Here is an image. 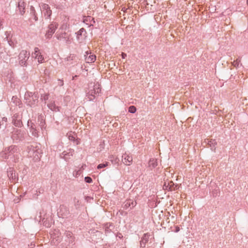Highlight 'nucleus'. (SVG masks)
Here are the masks:
<instances>
[{"mask_svg": "<svg viewBox=\"0 0 248 248\" xmlns=\"http://www.w3.org/2000/svg\"><path fill=\"white\" fill-rule=\"evenodd\" d=\"M27 126L31 135L35 138H38L39 137V129L37 128L36 124L33 122V120H29L27 123Z\"/></svg>", "mask_w": 248, "mask_h": 248, "instance_id": "nucleus-6", "label": "nucleus"}, {"mask_svg": "<svg viewBox=\"0 0 248 248\" xmlns=\"http://www.w3.org/2000/svg\"><path fill=\"white\" fill-rule=\"evenodd\" d=\"M133 158L132 156L127 154L122 155V161L126 165L129 166L132 163Z\"/></svg>", "mask_w": 248, "mask_h": 248, "instance_id": "nucleus-18", "label": "nucleus"}, {"mask_svg": "<svg viewBox=\"0 0 248 248\" xmlns=\"http://www.w3.org/2000/svg\"><path fill=\"white\" fill-rule=\"evenodd\" d=\"M86 96L88 97L90 101H93L95 98L94 94L90 95L87 93H86Z\"/></svg>", "mask_w": 248, "mask_h": 248, "instance_id": "nucleus-35", "label": "nucleus"}, {"mask_svg": "<svg viewBox=\"0 0 248 248\" xmlns=\"http://www.w3.org/2000/svg\"><path fill=\"white\" fill-rule=\"evenodd\" d=\"M58 216L62 218H67L71 217V214L68 208L64 205H61L59 211L58 212Z\"/></svg>", "mask_w": 248, "mask_h": 248, "instance_id": "nucleus-8", "label": "nucleus"}, {"mask_svg": "<svg viewBox=\"0 0 248 248\" xmlns=\"http://www.w3.org/2000/svg\"><path fill=\"white\" fill-rule=\"evenodd\" d=\"M58 26V24L56 23L50 24L48 26V30L46 34V36L47 38H50L52 37L53 34L57 29Z\"/></svg>", "mask_w": 248, "mask_h": 248, "instance_id": "nucleus-11", "label": "nucleus"}, {"mask_svg": "<svg viewBox=\"0 0 248 248\" xmlns=\"http://www.w3.org/2000/svg\"><path fill=\"white\" fill-rule=\"evenodd\" d=\"M213 195L214 196H217V190L213 191Z\"/></svg>", "mask_w": 248, "mask_h": 248, "instance_id": "nucleus-42", "label": "nucleus"}, {"mask_svg": "<svg viewBox=\"0 0 248 248\" xmlns=\"http://www.w3.org/2000/svg\"><path fill=\"white\" fill-rule=\"evenodd\" d=\"M55 6H56V8L58 9H61V10L62 9V7H61L62 5H56Z\"/></svg>", "mask_w": 248, "mask_h": 248, "instance_id": "nucleus-43", "label": "nucleus"}, {"mask_svg": "<svg viewBox=\"0 0 248 248\" xmlns=\"http://www.w3.org/2000/svg\"><path fill=\"white\" fill-rule=\"evenodd\" d=\"M12 102L14 103L16 106H18L19 108H21L22 106V103L17 96H13L12 98Z\"/></svg>", "mask_w": 248, "mask_h": 248, "instance_id": "nucleus-25", "label": "nucleus"}, {"mask_svg": "<svg viewBox=\"0 0 248 248\" xmlns=\"http://www.w3.org/2000/svg\"><path fill=\"white\" fill-rule=\"evenodd\" d=\"M38 125L42 130L45 129L46 127L45 117L42 114L38 116Z\"/></svg>", "mask_w": 248, "mask_h": 248, "instance_id": "nucleus-17", "label": "nucleus"}, {"mask_svg": "<svg viewBox=\"0 0 248 248\" xmlns=\"http://www.w3.org/2000/svg\"><path fill=\"white\" fill-rule=\"evenodd\" d=\"M7 176L11 183L15 184L18 182V175L14 168L10 167L7 170Z\"/></svg>", "mask_w": 248, "mask_h": 248, "instance_id": "nucleus-7", "label": "nucleus"}, {"mask_svg": "<svg viewBox=\"0 0 248 248\" xmlns=\"http://www.w3.org/2000/svg\"><path fill=\"white\" fill-rule=\"evenodd\" d=\"M30 53L27 50H22L18 55L19 63L21 66L27 67V61L30 58Z\"/></svg>", "mask_w": 248, "mask_h": 248, "instance_id": "nucleus-5", "label": "nucleus"}, {"mask_svg": "<svg viewBox=\"0 0 248 248\" xmlns=\"http://www.w3.org/2000/svg\"><path fill=\"white\" fill-rule=\"evenodd\" d=\"M40 49L38 47H35L34 48V57L38 59V62L39 63L43 62V61H44V57L43 55H41V54L40 53Z\"/></svg>", "mask_w": 248, "mask_h": 248, "instance_id": "nucleus-21", "label": "nucleus"}, {"mask_svg": "<svg viewBox=\"0 0 248 248\" xmlns=\"http://www.w3.org/2000/svg\"><path fill=\"white\" fill-rule=\"evenodd\" d=\"M55 36L57 39L60 41L64 40L66 43L70 41V35L68 34L65 31L60 33L57 32Z\"/></svg>", "mask_w": 248, "mask_h": 248, "instance_id": "nucleus-12", "label": "nucleus"}, {"mask_svg": "<svg viewBox=\"0 0 248 248\" xmlns=\"http://www.w3.org/2000/svg\"><path fill=\"white\" fill-rule=\"evenodd\" d=\"M81 168H84V167H83V166H82Z\"/></svg>", "mask_w": 248, "mask_h": 248, "instance_id": "nucleus-49", "label": "nucleus"}, {"mask_svg": "<svg viewBox=\"0 0 248 248\" xmlns=\"http://www.w3.org/2000/svg\"><path fill=\"white\" fill-rule=\"evenodd\" d=\"M75 153V151L73 149H69L67 151H64L60 155L61 158L64 159L65 161H68L71 156H72Z\"/></svg>", "mask_w": 248, "mask_h": 248, "instance_id": "nucleus-10", "label": "nucleus"}, {"mask_svg": "<svg viewBox=\"0 0 248 248\" xmlns=\"http://www.w3.org/2000/svg\"><path fill=\"white\" fill-rule=\"evenodd\" d=\"M30 14L31 16H33L34 19L35 21L38 20V17L36 13L34 7L33 6H31L30 8Z\"/></svg>", "mask_w": 248, "mask_h": 248, "instance_id": "nucleus-27", "label": "nucleus"}, {"mask_svg": "<svg viewBox=\"0 0 248 248\" xmlns=\"http://www.w3.org/2000/svg\"><path fill=\"white\" fill-rule=\"evenodd\" d=\"M12 123L16 127H21L23 126L21 119L18 114H15L12 117Z\"/></svg>", "mask_w": 248, "mask_h": 248, "instance_id": "nucleus-13", "label": "nucleus"}, {"mask_svg": "<svg viewBox=\"0 0 248 248\" xmlns=\"http://www.w3.org/2000/svg\"><path fill=\"white\" fill-rule=\"evenodd\" d=\"M137 108L134 106H130L128 108V112L131 113H134L136 112Z\"/></svg>", "mask_w": 248, "mask_h": 248, "instance_id": "nucleus-29", "label": "nucleus"}, {"mask_svg": "<svg viewBox=\"0 0 248 248\" xmlns=\"http://www.w3.org/2000/svg\"><path fill=\"white\" fill-rule=\"evenodd\" d=\"M81 168H84V167H83V166H82Z\"/></svg>", "mask_w": 248, "mask_h": 248, "instance_id": "nucleus-50", "label": "nucleus"}, {"mask_svg": "<svg viewBox=\"0 0 248 248\" xmlns=\"http://www.w3.org/2000/svg\"><path fill=\"white\" fill-rule=\"evenodd\" d=\"M35 246V243L34 242H31L30 245H29L30 248H33Z\"/></svg>", "mask_w": 248, "mask_h": 248, "instance_id": "nucleus-39", "label": "nucleus"}, {"mask_svg": "<svg viewBox=\"0 0 248 248\" xmlns=\"http://www.w3.org/2000/svg\"><path fill=\"white\" fill-rule=\"evenodd\" d=\"M126 57V54L124 53H122V57L123 59H125V58Z\"/></svg>", "mask_w": 248, "mask_h": 248, "instance_id": "nucleus-44", "label": "nucleus"}, {"mask_svg": "<svg viewBox=\"0 0 248 248\" xmlns=\"http://www.w3.org/2000/svg\"><path fill=\"white\" fill-rule=\"evenodd\" d=\"M101 91V89L100 87V85L95 84L93 86V88L90 90L87 93L90 95L99 94Z\"/></svg>", "mask_w": 248, "mask_h": 248, "instance_id": "nucleus-15", "label": "nucleus"}, {"mask_svg": "<svg viewBox=\"0 0 248 248\" xmlns=\"http://www.w3.org/2000/svg\"><path fill=\"white\" fill-rule=\"evenodd\" d=\"M6 124L4 125V123H2L0 121V129L1 128H3V129H5L6 128Z\"/></svg>", "mask_w": 248, "mask_h": 248, "instance_id": "nucleus-37", "label": "nucleus"}, {"mask_svg": "<svg viewBox=\"0 0 248 248\" xmlns=\"http://www.w3.org/2000/svg\"><path fill=\"white\" fill-rule=\"evenodd\" d=\"M157 166V159L155 158H151L148 162V167L151 170L155 168Z\"/></svg>", "mask_w": 248, "mask_h": 248, "instance_id": "nucleus-24", "label": "nucleus"}, {"mask_svg": "<svg viewBox=\"0 0 248 248\" xmlns=\"http://www.w3.org/2000/svg\"><path fill=\"white\" fill-rule=\"evenodd\" d=\"M0 156L5 159H9V161H11L12 162H18L20 156L19 149L16 145H10L7 147H5L3 151L0 153Z\"/></svg>", "mask_w": 248, "mask_h": 248, "instance_id": "nucleus-1", "label": "nucleus"}, {"mask_svg": "<svg viewBox=\"0 0 248 248\" xmlns=\"http://www.w3.org/2000/svg\"><path fill=\"white\" fill-rule=\"evenodd\" d=\"M108 224H106L105 225V232L106 233L107 232H109L111 230V229H110V227H113V225L111 224H110L109 226H108Z\"/></svg>", "mask_w": 248, "mask_h": 248, "instance_id": "nucleus-33", "label": "nucleus"}, {"mask_svg": "<svg viewBox=\"0 0 248 248\" xmlns=\"http://www.w3.org/2000/svg\"><path fill=\"white\" fill-rule=\"evenodd\" d=\"M18 9L21 15H23L25 11V7H24V2H18Z\"/></svg>", "mask_w": 248, "mask_h": 248, "instance_id": "nucleus-28", "label": "nucleus"}, {"mask_svg": "<svg viewBox=\"0 0 248 248\" xmlns=\"http://www.w3.org/2000/svg\"><path fill=\"white\" fill-rule=\"evenodd\" d=\"M247 3H248V0H247Z\"/></svg>", "mask_w": 248, "mask_h": 248, "instance_id": "nucleus-51", "label": "nucleus"}, {"mask_svg": "<svg viewBox=\"0 0 248 248\" xmlns=\"http://www.w3.org/2000/svg\"><path fill=\"white\" fill-rule=\"evenodd\" d=\"M7 118L6 117H3L1 120H0V121L2 122V123H4V122H5V123L7 122Z\"/></svg>", "mask_w": 248, "mask_h": 248, "instance_id": "nucleus-41", "label": "nucleus"}, {"mask_svg": "<svg viewBox=\"0 0 248 248\" xmlns=\"http://www.w3.org/2000/svg\"><path fill=\"white\" fill-rule=\"evenodd\" d=\"M27 148L28 156L33 157L36 159L39 158L41 150L38 146L30 144L27 146Z\"/></svg>", "mask_w": 248, "mask_h": 248, "instance_id": "nucleus-4", "label": "nucleus"}, {"mask_svg": "<svg viewBox=\"0 0 248 248\" xmlns=\"http://www.w3.org/2000/svg\"><path fill=\"white\" fill-rule=\"evenodd\" d=\"M11 138L16 143L25 140L28 143H29L30 137L26 136V132L21 129H15L12 132Z\"/></svg>", "mask_w": 248, "mask_h": 248, "instance_id": "nucleus-2", "label": "nucleus"}, {"mask_svg": "<svg viewBox=\"0 0 248 248\" xmlns=\"http://www.w3.org/2000/svg\"><path fill=\"white\" fill-rule=\"evenodd\" d=\"M76 77H77V76H75V77H73V79H74L75 78H76Z\"/></svg>", "mask_w": 248, "mask_h": 248, "instance_id": "nucleus-48", "label": "nucleus"}, {"mask_svg": "<svg viewBox=\"0 0 248 248\" xmlns=\"http://www.w3.org/2000/svg\"><path fill=\"white\" fill-rule=\"evenodd\" d=\"M85 53V60L87 62L92 63L96 60V56L95 55L91 54V53H89L88 51H86Z\"/></svg>", "mask_w": 248, "mask_h": 248, "instance_id": "nucleus-20", "label": "nucleus"}, {"mask_svg": "<svg viewBox=\"0 0 248 248\" xmlns=\"http://www.w3.org/2000/svg\"><path fill=\"white\" fill-rule=\"evenodd\" d=\"M87 32L85 29L83 28H81L77 32H76L77 34V39L78 40H80L82 39V36L83 34L84 36H85Z\"/></svg>", "mask_w": 248, "mask_h": 248, "instance_id": "nucleus-23", "label": "nucleus"}, {"mask_svg": "<svg viewBox=\"0 0 248 248\" xmlns=\"http://www.w3.org/2000/svg\"><path fill=\"white\" fill-rule=\"evenodd\" d=\"M33 122L36 124L37 128H39V126L38 125V121L36 122V121H33Z\"/></svg>", "mask_w": 248, "mask_h": 248, "instance_id": "nucleus-47", "label": "nucleus"}, {"mask_svg": "<svg viewBox=\"0 0 248 248\" xmlns=\"http://www.w3.org/2000/svg\"><path fill=\"white\" fill-rule=\"evenodd\" d=\"M109 164V162H106L105 163H101V164H99L97 167V168L98 169H101L102 168H104L107 166H108Z\"/></svg>", "mask_w": 248, "mask_h": 248, "instance_id": "nucleus-30", "label": "nucleus"}, {"mask_svg": "<svg viewBox=\"0 0 248 248\" xmlns=\"http://www.w3.org/2000/svg\"><path fill=\"white\" fill-rule=\"evenodd\" d=\"M137 204V202L136 201H134L131 199L126 200L123 204V208L124 209H127L129 207L130 209H132L134 208Z\"/></svg>", "mask_w": 248, "mask_h": 248, "instance_id": "nucleus-14", "label": "nucleus"}, {"mask_svg": "<svg viewBox=\"0 0 248 248\" xmlns=\"http://www.w3.org/2000/svg\"><path fill=\"white\" fill-rule=\"evenodd\" d=\"M83 22L90 26H93L95 23L94 18L91 16H85L83 19Z\"/></svg>", "mask_w": 248, "mask_h": 248, "instance_id": "nucleus-22", "label": "nucleus"}, {"mask_svg": "<svg viewBox=\"0 0 248 248\" xmlns=\"http://www.w3.org/2000/svg\"><path fill=\"white\" fill-rule=\"evenodd\" d=\"M179 230H180L179 227H178V226H176V230H175V232H179Z\"/></svg>", "mask_w": 248, "mask_h": 248, "instance_id": "nucleus-46", "label": "nucleus"}, {"mask_svg": "<svg viewBox=\"0 0 248 248\" xmlns=\"http://www.w3.org/2000/svg\"><path fill=\"white\" fill-rule=\"evenodd\" d=\"M49 95V93H45V94H41V99L42 100L46 101L48 99Z\"/></svg>", "mask_w": 248, "mask_h": 248, "instance_id": "nucleus-31", "label": "nucleus"}, {"mask_svg": "<svg viewBox=\"0 0 248 248\" xmlns=\"http://www.w3.org/2000/svg\"><path fill=\"white\" fill-rule=\"evenodd\" d=\"M48 108L52 111H59L60 108L56 106L54 102H51L47 104Z\"/></svg>", "mask_w": 248, "mask_h": 248, "instance_id": "nucleus-26", "label": "nucleus"}, {"mask_svg": "<svg viewBox=\"0 0 248 248\" xmlns=\"http://www.w3.org/2000/svg\"><path fill=\"white\" fill-rule=\"evenodd\" d=\"M64 234L65 235L66 237L67 238L66 241L68 242L69 244H74L75 237L73 235L72 232L68 231H66L65 232Z\"/></svg>", "mask_w": 248, "mask_h": 248, "instance_id": "nucleus-19", "label": "nucleus"}, {"mask_svg": "<svg viewBox=\"0 0 248 248\" xmlns=\"http://www.w3.org/2000/svg\"><path fill=\"white\" fill-rule=\"evenodd\" d=\"M58 81H59L58 85H59L60 86H62L63 85V80H61V79H59Z\"/></svg>", "mask_w": 248, "mask_h": 248, "instance_id": "nucleus-38", "label": "nucleus"}, {"mask_svg": "<svg viewBox=\"0 0 248 248\" xmlns=\"http://www.w3.org/2000/svg\"><path fill=\"white\" fill-rule=\"evenodd\" d=\"M40 10H42L46 18H50L52 15V11L50 9L48 4L42 3L40 4Z\"/></svg>", "mask_w": 248, "mask_h": 248, "instance_id": "nucleus-9", "label": "nucleus"}, {"mask_svg": "<svg viewBox=\"0 0 248 248\" xmlns=\"http://www.w3.org/2000/svg\"><path fill=\"white\" fill-rule=\"evenodd\" d=\"M204 142L208 144V147L210 148L212 151L215 152L217 142L215 139H206Z\"/></svg>", "mask_w": 248, "mask_h": 248, "instance_id": "nucleus-16", "label": "nucleus"}, {"mask_svg": "<svg viewBox=\"0 0 248 248\" xmlns=\"http://www.w3.org/2000/svg\"><path fill=\"white\" fill-rule=\"evenodd\" d=\"M68 138L69 140L73 141H75L76 140V137L74 135H70Z\"/></svg>", "mask_w": 248, "mask_h": 248, "instance_id": "nucleus-36", "label": "nucleus"}, {"mask_svg": "<svg viewBox=\"0 0 248 248\" xmlns=\"http://www.w3.org/2000/svg\"><path fill=\"white\" fill-rule=\"evenodd\" d=\"M8 44L10 46H12L13 47H14V42L12 41H8Z\"/></svg>", "mask_w": 248, "mask_h": 248, "instance_id": "nucleus-40", "label": "nucleus"}, {"mask_svg": "<svg viewBox=\"0 0 248 248\" xmlns=\"http://www.w3.org/2000/svg\"><path fill=\"white\" fill-rule=\"evenodd\" d=\"M145 237L146 235L145 234H144V236L142 237V240H145V242H147L148 240L147 238H146Z\"/></svg>", "mask_w": 248, "mask_h": 248, "instance_id": "nucleus-45", "label": "nucleus"}, {"mask_svg": "<svg viewBox=\"0 0 248 248\" xmlns=\"http://www.w3.org/2000/svg\"><path fill=\"white\" fill-rule=\"evenodd\" d=\"M85 181L87 183H92L93 182V179L89 176H86L84 178Z\"/></svg>", "mask_w": 248, "mask_h": 248, "instance_id": "nucleus-34", "label": "nucleus"}, {"mask_svg": "<svg viewBox=\"0 0 248 248\" xmlns=\"http://www.w3.org/2000/svg\"><path fill=\"white\" fill-rule=\"evenodd\" d=\"M240 62V60L239 59H237L236 60H235L233 62L232 64L234 67H237L239 66Z\"/></svg>", "mask_w": 248, "mask_h": 248, "instance_id": "nucleus-32", "label": "nucleus"}, {"mask_svg": "<svg viewBox=\"0 0 248 248\" xmlns=\"http://www.w3.org/2000/svg\"><path fill=\"white\" fill-rule=\"evenodd\" d=\"M39 94L37 92L27 91L24 95L25 103L31 107H34L38 102Z\"/></svg>", "mask_w": 248, "mask_h": 248, "instance_id": "nucleus-3", "label": "nucleus"}]
</instances>
